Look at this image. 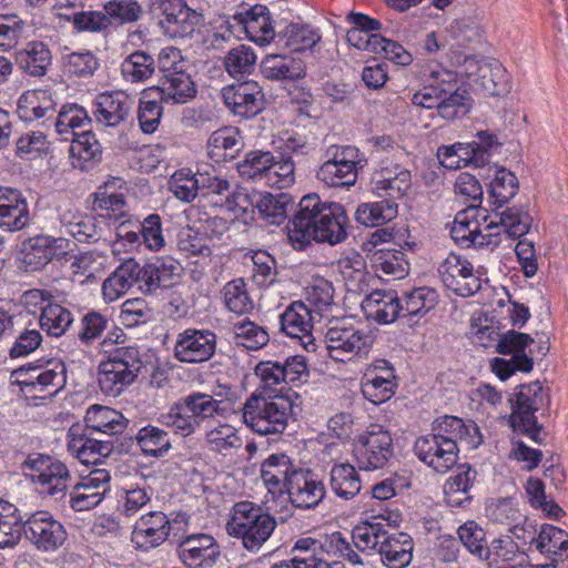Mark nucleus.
I'll use <instances>...</instances> for the list:
<instances>
[{
    "mask_svg": "<svg viewBox=\"0 0 568 568\" xmlns=\"http://www.w3.org/2000/svg\"><path fill=\"white\" fill-rule=\"evenodd\" d=\"M347 223L342 204L324 202L317 194H307L301 199L297 211L287 223V237L298 251L313 241L335 245L346 240Z\"/></svg>",
    "mask_w": 568,
    "mask_h": 568,
    "instance_id": "obj_1",
    "label": "nucleus"
},
{
    "mask_svg": "<svg viewBox=\"0 0 568 568\" xmlns=\"http://www.w3.org/2000/svg\"><path fill=\"white\" fill-rule=\"evenodd\" d=\"M483 443L477 424L445 415L433 423V433L418 437L414 445L417 457L440 474L453 468L460 449L473 450Z\"/></svg>",
    "mask_w": 568,
    "mask_h": 568,
    "instance_id": "obj_2",
    "label": "nucleus"
},
{
    "mask_svg": "<svg viewBox=\"0 0 568 568\" xmlns=\"http://www.w3.org/2000/svg\"><path fill=\"white\" fill-rule=\"evenodd\" d=\"M84 422V426L77 423L68 430V450L82 464H98L110 456L129 423L122 413L101 405L89 407Z\"/></svg>",
    "mask_w": 568,
    "mask_h": 568,
    "instance_id": "obj_3",
    "label": "nucleus"
},
{
    "mask_svg": "<svg viewBox=\"0 0 568 568\" xmlns=\"http://www.w3.org/2000/svg\"><path fill=\"white\" fill-rule=\"evenodd\" d=\"M293 416V402L285 395L253 393L243 404L242 420L258 435L283 434Z\"/></svg>",
    "mask_w": 568,
    "mask_h": 568,
    "instance_id": "obj_4",
    "label": "nucleus"
},
{
    "mask_svg": "<svg viewBox=\"0 0 568 568\" xmlns=\"http://www.w3.org/2000/svg\"><path fill=\"white\" fill-rule=\"evenodd\" d=\"M276 527L275 519L251 501H240L233 507L226 530L231 536L242 539L243 546L251 551L258 550Z\"/></svg>",
    "mask_w": 568,
    "mask_h": 568,
    "instance_id": "obj_5",
    "label": "nucleus"
},
{
    "mask_svg": "<svg viewBox=\"0 0 568 568\" xmlns=\"http://www.w3.org/2000/svg\"><path fill=\"white\" fill-rule=\"evenodd\" d=\"M143 364L136 347H119L99 365L98 384L106 396L121 395L136 379Z\"/></svg>",
    "mask_w": 568,
    "mask_h": 568,
    "instance_id": "obj_6",
    "label": "nucleus"
},
{
    "mask_svg": "<svg viewBox=\"0 0 568 568\" xmlns=\"http://www.w3.org/2000/svg\"><path fill=\"white\" fill-rule=\"evenodd\" d=\"M328 355L336 362H346L355 356H367L374 336L371 331L359 329L345 321H336L325 333Z\"/></svg>",
    "mask_w": 568,
    "mask_h": 568,
    "instance_id": "obj_7",
    "label": "nucleus"
},
{
    "mask_svg": "<svg viewBox=\"0 0 568 568\" xmlns=\"http://www.w3.org/2000/svg\"><path fill=\"white\" fill-rule=\"evenodd\" d=\"M353 454L362 469L384 468L394 455L392 434L382 425H369L354 439Z\"/></svg>",
    "mask_w": 568,
    "mask_h": 568,
    "instance_id": "obj_8",
    "label": "nucleus"
},
{
    "mask_svg": "<svg viewBox=\"0 0 568 568\" xmlns=\"http://www.w3.org/2000/svg\"><path fill=\"white\" fill-rule=\"evenodd\" d=\"M327 160L318 168L316 176L331 187L352 186L357 181L362 166L359 150L351 145H332L326 151Z\"/></svg>",
    "mask_w": 568,
    "mask_h": 568,
    "instance_id": "obj_9",
    "label": "nucleus"
},
{
    "mask_svg": "<svg viewBox=\"0 0 568 568\" xmlns=\"http://www.w3.org/2000/svg\"><path fill=\"white\" fill-rule=\"evenodd\" d=\"M152 12L159 18V26L171 38H185L203 24L201 12L191 9L184 0H152Z\"/></svg>",
    "mask_w": 568,
    "mask_h": 568,
    "instance_id": "obj_10",
    "label": "nucleus"
},
{
    "mask_svg": "<svg viewBox=\"0 0 568 568\" xmlns=\"http://www.w3.org/2000/svg\"><path fill=\"white\" fill-rule=\"evenodd\" d=\"M544 404L545 396L539 382L520 386L510 415V425L514 430L528 435L535 443H540V427L537 424L535 412Z\"/></svg>",
    "mask_w": 568,
    "mask_h": 568,
    "instance_id": "obj_11",
    "label": "nucleus"
},
{
    "mask_svg": "<svg viewBox=\"0 0 568 568\" xmlns=\"http://www.w3.org/2000/svg\"><path fill=\"white\" fill-rule=\"evenodd\" d=\"M217 336L210 329L187 328L176 335L175 358L185 364H201L213 357Z\"/></svg>",
    "mask_w": 568,
    "mask_h": 568,
    "instance_id": "obj_12",
    "label": "nucleus"
},
{
    "mask_svg": "<svg viewBox=\"0 0 568 568\" xmlns=\"http://www.w3.org/2000/svg\"><path fill=\"white\" fill-rule=\"evenodd\" d=\"M23 531L37 549L45 552L55 551L67 540L63 525L44 510L33 513L24 521Z\"/></svg>",
    "mask_w": 568,
    "mask_h": 568,
    "instance_id": "obj_13",
    "label": "nucleus"
},
{
    "mask_svg": "<svg viewBox=\"0 0 568 568\" xmlns=\"http://www.w3.org/2000/svg\"><path fill=\"white\" fill-rule=\"evenodd\" d=\"M69 248V240L62 236L38 234L22 243L21 262L28 272L40 271L52 260L65 255Z\"/></svg>",
    "mask_w": 568,
    "mask_h": 568,
    "instance_id": "obj_14",
    "label": "nucleus"
},
{
    "mask_svg": "<svg viewBox=\"0 0 568 568\" xmlns=\"http://www.w3.org/2000/svg\"><path fill=\"white\" fill-rule=\"evenodd\" d=\"M438 274L448 290L463 297L474 295L481 287V281L474 273L473 264L454 253L448 254L440 263Z\"/></svg>",
    "mask_w": 568,
    "mask_h": 568,
    "instance_id": "obj_15",
    "label": "nucleus"
},
{
    "mask_svg": "<svg viewBox=\"0 0 568 568\" xmlns=\"http://www.w3.org/2000/svg\"><path fill=\"white\" fill-rule=\"evenodd\" d=\"M286 494L296 508L313 509L324 499V483L311 469H294L288 480Z\"/></svg>",
    "mask_w": 568,
    "mask_h": 568,
    "instance_id": "obj_16",
    "label": "nucleus"
},
{
    "mask_svg": "<svg viewBox=\"0 0 568 568\" xmlns=\"http://www.w3.org/2000/svg\"><path fill=\"white\" fill-rule=\"evenodd\" d=\"M21 375H29L27 379L20 381L26 387L42 393L55 394L65 384V366L60 361H51L45 365L21 366L12 372L11 377L19 378Z\"/></svg>",
    "mask_w": 568,
    "mask_h": 568,
    "instance_id": "obj_17",
    "label": "nucleus"
},
{
    "mask_svg": "<svg viewBox=\"0 0 568 568\" xmlns=\"http://www.w3.org/2000/svg\"><path fill=\"white\" fill-rule=\"evenodd\" d=\"M222 98L227 109L241 118L256 115L264 101L262 88L255 81L227 85L222 90Z\"/></svg>",
    "mask_w": 568,
    "mask_h": 568,
    "instance_id": "obj_18",
    "label": "nucleus"
},
{
    "mask_svg": "<svg viewBox=\"0 0 568 568\" xmlns=\"http://www.w3.org/2000/svg\"><path fill=\"white\" fill-rule=\"evenodd\" d=\"M110 474L106 469L97 468L73 486L70 493V505L75 511L89 510L98 506L108 490Z\"/></svg>",
    "mask_w": 568,
    "mask_h": 568,
    "instance_id": "obj_19",
    "label": "nucleus"
},
{
    "mask_svg": "<svg viewBox=\"0 0 568 568\" xmlns=\"http://www.w3.org/2000/svg\"><path fill=\"white\" fill-rule=\"evenodd\" d=\"M44 463L42 458L28 457L24 466L39 471L34 480L40 485L42 493L58 500L65 495L67 488L71 483L69 469L60 460L50 462V464L43 467Z\"/></svg>",
    "mask_w": 568,
    "mask_h": 568,
    "instance_id": "obj_20",
    "label": "nucleus"
},
{
    "mask_svg": "<svg viewBox=\"0 0 568 568\" xmlns=\"http://www.w3.org/2000/svg\"><path fill=\"white\" fill-rule=\"evenodd\" d=\"M219 556V546L209 535L189 536L179 546V557L189 568H212Z\"/></svg>",
    "mask_w": 568,
    "mask_h": 568,
    "instance_id": "obj_21",
    "label": "nucleus"
},
{
    "mask_svg": "<svg viewBox=\"0 0 568 568\" xmlns=\"http://www.w3.org/2000/svg\"><path fill=\"white\" fill-rule=\"evenodd\" d=\"M170 529L171 521L164 513L150 511L135 523L131 540L136 548H154L166 540Z\"/></svg>",
    "mask_w": 568,
    "mask_h": 568,
    "instance_id": "obj_22",
    "label": "nucleus"
},
{
    "mask_svg": "<svg viewBox=\"0 0 568 568\" xmlns=\"http://www.w3.org/2000/svg\"><path fill=\"white\" fill-rule=\"evenodd\" d=\"M312 310L303 302H295L281 315L282 331L293 338H298L307 351H315Z\"/></svg>",
    "mask_w": 568,
    "mask_h": 568,
    "instance_id": "obj_23",
    "label": "nucleus"
},
{
    "mask_svg": "<svg viewBox=\"0 0 568 568\" xmlns=\"http://www.w3.org/2000/svg\"><path fill=\"white\" fill-rule=\"evenodd\" d=\"M26 199L16 189L0 187V226L10 232L20 231L30 223Z\"/></svg>",
    "mask_w": 568,
    "mask_h": 568,
    "instance_id": "obj_24",
    "label": "nucleus"
},
{
    "mask_svg": "<svg viewBox=\"0 0 568 568\" xmlns=\"http://www.w3.org/2000/svg\"><path fill=\"white\" fill-rule=\"evenodd\" d=\"M475 210L474 204H469L468 210L456 214L450 234L456 243H471L474 245H487L496 247L500 244V232L481 231L477 221H469L468 214Z\"/></svg>",
    "mask_w": 568,
    "mask_h": 568,
    "instance_id": "obj_25",
    "label": "nucleus"
},
{
    "mask_svg": "<svg viewBox=\"0 0 568 568\" xmlns=\"http://www.w3.org/2000/svg\"><path fill=\"white\" fill-rule=\"evenodd\" d=\"M14 62L29 77L42 78L52 64V52L45 42L32 40L14 52Z\"/></svg>",
    "mask_w": 568,
    "mask_h": 568,
    "instance_id": "obj_26",
    "label": "nucleus"
},
{
    "mask_svg": "<svg viewBox=\"0 0 568 568\" xmlns=\"http://www.w3.org/2000/svg\"><path fill=\"white\" fill-rule=\"evenodd\" d=\"M368 318L379 324H390L402 317V302L395 291L375 290L362 303Z\"/></svg>",
    "mask_w": 568,
    "mask_h": 568,
    "instance_id": "obj_27",
    "label": "nucleus"
},
{
    "mask_svg": "<svg viewBox=\"0 0 568 568\" xmlns=\"http://www.w3.org/2000/svg\"><path fill=\"white\" fill-rule=\"evenodd\" d=\"M373 191L386 200L404 197L412 189V174L407 169L400 166L384 168L375 172L373 176Z\"/></svg>",
    "mask_w": 568,
    "mask_h": 568,
    "instance_id": "obj_28",
    "label": "nucleus"
},
{
    "mask_svg": "<svg viewBox=\"0 0 568 568\" xmlns=\"http://www.w3.org/2000/svg\"><path fill=\"white\" fill-rule=\"evenodd\" d=\"M142 267L133 260L123 261L102 284L103 300L114 302L129 292L140 281Z\"/></svg>",
    "mask_w": 568,
    "mask_h": 568,
    "instance_id": "obj_29",
    "label": "nucleus"
},
{
    "mask_svg": "<svg viewBox=\"0 0 568 568\" xmlns=\"http://www.w3.org/2000/svg\"><path fill=\"white\" fill-rule=\"evenodd\" d=\"M265 79L272 81H295L306 75V65L293 54H267L260 64Z\"/></svg>",
    "mask_w": 568,
    "mask_h": 568,
    "instance_id": "obj_30",
    "label": "nucleus"
},
{
    "mask_svg": "<svg viewBox=\"0 0 568 568\" xmlns=\"http://www.w3.org/2000/svg\"><path fill=\"white\" fill-rule=\"evenodd\" d=\"M149 94L165 104H184L196 95V87L191 75L161 78L158 85L149 88Z\"/></svg>",
    "mask_w": 568,
    "mask_h": 568,
    "instance_id": "obj_31",
    "label": "nucleus"
},
{
    "mask_svg": "<svg viewBox=\"0 0 568 568\" xmlns=\"http://www.w3.org/2000/svg\"><path fill=\"white\" fill-rule=\"evenodd\" d=\"M381 544L378 554L387 568H406L412 562L414 542L408 534L386 532Z\"/></svg>",
    "mask_w": 568,
    "mask_h": 568,
    "instance_id": "obj_32",
    "label": "nucleus"
},
{
    "mask_svg": "<svg viewBox=\"0 0 568 568\" xmlns=\"http://www.w3.org/2000/svg\"><path fill=\"white\" fill-rule=\"evenodd\" d=\"M498 216L499 221H491L485 226V231L500 232V242L503 239L510 240L521 237L527 234L531 227L532 219L524 207H506L498 213Z\"/></svg>",
    "mask_w": 568,
    "mask_h": 568,
    "instance_id": "obj_33",
    "label": "nucleus"
},
{
    "mask_svg": "<svg viewBox=\"0 0 568 568\" xmlns=\"http://www.w3.org/2000/svg\"><path fill=\"white\" fill-rule=\"evenodd\" d=\"M477 139V141L470 143L458 142L453 144L463 166L469 164L476 168L485 166L489 162L490 152L500 145L496 136L487 131H479Z\"/></svg>",
    "mask_w": 568,
    "mask_h": 568,
    "instance_id": "obj_34",
    "label": "nucleus"
},
{
    "mask_svg": "<svg viewBox=\"0 0 568 568\" xmlns=\"http://www.w3.org/2000/svg\"><path fill=\"white\" fill-rule=\"evenodd\" d=\"M91 119L84 108L78 104H67L61 108L58 115L48 124L53 126L55 133L63 140H73L79 133L89 130Z\"/></svg>",
    "mask_w": 568,
    "mask_h": 568,
    "instance_id": "obj_35",
    "label": "nucleus"
},
{
    "mask_svg": "<svg viewBox=\"0 0 568 568\" xmlns=\"http://www.w3.org/2000/svg\"><path fill=\"white\" fill-rule=\"evenodd\" d=\"M130 98L123 92L102 93L97 100L95 119L106 126H116L129 115Z\"/></svg>",
    "mask_w": 568,
    "mask_h": 568,
    "instance_id": "obj_36",
    "label": "nucleus"
},
{
    "mask_svg": "<svg viewBox=\"0 0 568 568\" xmlns=\"http://www.w3.org/2000/svg\"><path fill=\"white\" fill-rule=\"evenodd\" d=\"M243 24L246 37L258 45L268 44L274 38V30L270 21L267 9L256 6L247 12L246 17L234 16Z\"/></svg>",
    "mask_w": 568,
    "mask_h": 568,
    "instance_id": "obj_37",
    "label": "nucleus"
},
{
    "mask_svg": "<svg viewBox=\"0 0 568 568\" xmlns=\"http://www.w3.org/2000/svg\"><path fill=\"white\" fill-rule=\"evenodd\" d=\"M70 153L73 158L72 165L85 171L101 161L102 148L89 129L85 132L79 133V136L72 140Z\"/></svg>",
    "mask_w": 568,
    "mask_h": 568,
    "instance_id": "obj_38",
    "label": "nucleus"
},
{
    "mask_svg": "<svg viewBox=\"0 0 568 568\" xmlns=\"http://www.w3.org/2000/svg\"><path fill=\"white\" fill-rule=\"evenodd\" d=\"M272 165H274V155L270 151H251L246 153L244 160L237 164V171L244 179L253 181L272 180Z\"/></svg>",
    "mask_w": 568,
    "mask_h": 568,
    "instance_id": "obj_39",
    "label": "nucleus"
},
{
    "mask_svg": "<svg viewBox=\"0 0 568 568\" xmlns=\"http://www.w3.org/2000/svg\"><path fill=\"white\" fill-rule=\"evenodd\" d=\"M397 203L386 199L372 203H362L356 209L355 219L365 226H379L397 216Z\"/></svg>",
    "mask_w": 568,
    "mask_h": 568,
    "instance_id": "obj_40",
    "label": "nucleus"
},
{
    "mask_svg": "<svg viewBox=\"0 0 568 568\" xmlns=\"http://www.w3.org/2000/svg\"><path fill=\"white\" fill-rule=\"evenodd\" d=\"M332 490L343 499L354 498L362 488L359 476L351 464H336L331 469Z\"/></svg>",
    "mask_w": 568,
    "mask_h": 568,
    "instance_id": "obj_41",
    "label": "nucleus"
},
{
    "mask_svg": "<svg viewBox=\"0 0 568 568\" xmlns=\"http://www.w3.org/2000/svg\"><path fill=\"white\" fill-rule=\"evenodd\" d=\"M39 323L42 331L49 336L60 337L72 325L73 315L67 307L57 303H49L41 307Z\"/></svg>",
    "mask_w": 568,
    "mask_h": 568,
    "instance_id": "obj_42",
    "label": "nucleus"
},
{
    "mask_svg": "<svg viewBox=\"0 0 568 568\" xmlns=\"http://www.w3.org/2000/svg\"><path fill=\"white\" fill-rule=\"evenodd\" d=\"M400 302L403 307L402 317H420L436 306L438 294L430 287H417L405 293Z\"/></svg>",
    "mask_w": 568,
    "mask_h": 568,
    "instance_id": "obj_43",
    "label": "nucleus"
},
{
    "mask_svg": "<svg viewBox=\"0 0 568 568\" xmlns=\"http://www.w3.org/2000/svg\"><path fill=\"white\" fill-rule=\"evenodd\" d=\"M242 148L237 129L225 126L213 132L207 142L209 154L217 159L234 158Z\"/></svg>",
    "mask_w": 568,
    "mask_h": 568,
    "instance_id": "obj_44",
    "label": "nucleus"
},
{
    "mask_svg": "<svg viewBox=\"0 0 568 568\" xmlns=\"http://www.w3.org/2000/svg\"><path fill=\"white\" fill-rule=\"evenodd\" d=\"M205 443L210 450L223 456H230L242 447L237 430L229 424H221L209 430L205 434Z\"/></svg>",
    "mask_w": 568,
    "mask_h": 568,
    "instance_id": "obj_45",
    "label": "nucleus"
},
{
    "mask_svg": "<svg viewBox=\"0 0 568 568\" xmlns=\"http://www.w3.org/2000/svg\"><path fill=\"white\" fill-rule=\"evenodd\" d=\"M220 400L213 398L212 395L206 393H192L183 397L179 402V409L184 413H190L194 419L201 425V423L219 414Z\"/></svg>",
    "mask_w": 568,
    "mask_h": 568,
    "instance_id": "obj_46",
    "label": "nucleus"
},
{
    "mask_svg": "<svg viewBox=\"0 0 568 568\" xmlns=\"http://www.w3.org/2000/svg\"><path fill=\"white\" fill-rule=\"evenodd\" d=\"M135 440L142 453L148 456L161 457L171 449L169 434L153 425L142 427Z\"/></svg>",
    "mask_w": 568,
    "mask_h": 568,
    "instance_id": "obj_47",
    "label": "nucleus"
},
{
    "mask_svg": "<svg viewBox=\"0 0 568 568\" xmlns=\"http://www.w3.org/2000/svg\"><path fill=\"white\" fill-rule=\"evenodd\" d=\"M479 82L481 88L493 97L505 95L511 89L509 74L498 62L487 63L479 68Z\"/></svg>",
    "mask_w": 568,
    "mask_h": 568,
    "instance_id": "obj_48",
    "label": "nucleus"
},
{
    "mask_svg": "<svg viewBox=\"0 0 568 568\" xmlns=\"http://www.w3.org/2000/svg\"><path fill=\"white\" fill-rule=\"evenodd\" d=\"M255 374L260 377L261 383L254 393L283 395V386L286 383L282 363L274 361L261 362L255 367Z\"/></svg>",
    "mask_w": 568,
    "mask_h": 568,
    "instance_id": "obj_49",
    "label": "nucleus"
},
{
    "mask_svg": "<svg viewBox=\"0 0 568 568\" xmlns=\"http://www.w3.org/2000/svg\"><path fill=\"white\" fill-rule=\"evenodd\" d=\"M233 342L237 346H243L248 351H257L264 347L270 335L266 329L251 321H242L233 325Z\"/></svg>",
    "mask_w": 568,
    "mask_h": 568,
    "instance_id": "obj_50",
    "label": "nucleus"
},
{
    "mask_svg": "<svg viewBox=\"0 0 568 568\" xmlns=\"http://www.w3.org/2000/svg\"><path fill=\"white\" fill-rule=\"evenodd\" d=\"M284 47L295 52L312 49L320 40L321 36L310 26L291 23L280 33Z\"/></svg>",
    "mask_w": 568,
    "mask_h": 568,
    "instance_id": "obj_51",
    "label": "nucleus"
},
{
    "mask_svg": "<svg viewBox=\"0 0 568 568\" xmlns=\"http://www.w3.org/2000/svg\"><path fill=\"white\" fill-rule=\"evenodd\" d=\"M226 72L232 78H243L255 69L256 54L245 44H240L227 52L223 61Z\"/></svg>",
    "mask_w": 568,
    "mask_h": 568,
    "instance_id": "obj_52",
    "label": "nucleus"
},
{
    "mask_svg": "<svg viewBox=\"0 0 568 568\" xmlns=\"http://www.w3.org/2000/svg\"><path fill=\"white\" fill-rule=\"evenodd\" d=\"M22 529L16 507L0 501V548L16 546L20 541Z\"/></svg>",
    "mask_w": 568,
    "mask_h": 568,
    "instance_id": "obj_53",
    "label": "nucleus"
},
{
    "mask_svg": "<svg viewBox=\"0 0 568 568\" xmlns=\"http://www.w3.org/2000/svg\"><path fill=\"white\" fill-rule=\"evenodd\" d=\"M155 61L144 51H135L124 59L121 64L123 77L131 82H142L152 77Z\"/></svg>",
    "mask_w": 568,
    "mask_h": 568,
    "instance_id": "obj_54",
    "label": "nucleus"
},
{
    "mask_svg": "<svg viewBox=\"0 0 568 568\" xmlns=\"http://www.w3.org/2000/svg\"><path fill=\"white\" fill-rule=\"evenodd\" d=\"M222 295L226 308L234 314L243 315L254 308L253 300L242 278L227 282L222 290Z\"/></svg>",
    "mask_w": 568,
    "mask_h": 568,
    "instance_id": "obj_55",
    "label": "nucleus"
},
{
    "mask_svg": "<svg viewBox=\"0 0 568 568\" xmlns=\"http://www.w3.org/2000/svg\"><path fill=\"white\" fill-rule=\"evenodd\" d=\"M457 534L459 540L470 554L480 560H489L486 532L477 523L466 521L458 528Z\"/></svg>",
    "mask_w": 568,
    "mask_h": 568,
    "instance_id": "obj_56",
    "label": "nucleus"
},
{
    "mask_svg": "<svg viewBox=\"0 0 568 568\" xmlns=\"http://www.w3.org/2000/svg\"><path fill=\"white\" fill-rule=\"evenodd\" d=\"M374 263L377 271L393 280L405 277L409 271V263L405 253L394 248L381 250L375 253Z\"/></svg>",
    "mask_w": 568,
    "mask_h": 568,
    "instance_id": "obj_57",
    "label": "nucleus"
},
{
    "mask_svg": "<svg viewBox=\"0 0 568 568\" xmlns=\"http://www.w3.org/2000/svg\"><path fill=\"white\" fill-rule=\"evenodd\" d=\"M163 103L160 101V97L149 94V88L143 91L138 111V121L142 132L151 134L158 130L163 115Z\"/></svg>",
    "mask_w": 568,
    "mask_h": 568,
    "instance_id": "obj_58",
    "label": "nucleus"
},
{
    "mask_svg": "<svg viewBox=\"0 0 568 568\" xmlns=\"http://www.w3.org/2000/svg\"><path fill=\"white\" fill-rule=\"evenodd\" d=\"M305 304L312 310V313L322 316L333 304L334 288L332 283L323 277L314 278L313 283L305 288Z\"/></svg>",
    "mask_w": 568,
    "mask_h": 568,
    "instance_id": "obj_59",
    "label": "nucleus"
},
{
    "mask_svg": "<svg viewBox=\"0 0 568 568\" xmlns=\"http://www.w3.org/2000/svg\"><path fill=\"white\" fill-rule=\"evenodd\" d=\"M109 324L110 321L106 315L97 311H89L80 320L77 334L79 342L84 346L93 345L95 341L103 336Z\"/></svg>",
    "mask_w": 568,
    "mask_h": 568,
    "instance_id": "obj_60",
    "label": "nucleus"
},
{
    "mask_svg": "<svg viewBox=\"0 0 568 568\" xmlns=\"http://www.w3.org/2000/svg\"><path fill=\"white\" fill-rule=\"evenodd\" d=\"M470 110V95L464 88H456L449 93H442L438 114L445 120H455Z\"/></svg>",
    "mask_w": 568,
    "mask_h": 568,
    "instance_id": "obj_61",
    "label": "nucleus"
},
{
    "mask_svg": "<svg viewBox=\"0 0 568 568\" xmlns=\"http://www.w3.org/2000/svg\"><path fill=\"white\" fill-rule=\"evenodd\" d=\"M291 552L293 556L290 560L303 568H313L317 559L328 556V551L325 550L324 545L320 540L311 537L296 540Z\"/></svg>",
    "mask_w": 568,
    "mask_h": 568,
    "instance_id": "obj_62",
    "label": "nucleus"
},
{
    "mask_svg": "<svg viewBox=\"0 0 568 568\" xmlns=\"http://www.w3.org/2000/svg\"><path fill=\"white\" fill-rule=\"evenodd\" d=\"M158 65L163 73L162 78L191 75L192 63L187 60L182 51L174 47H168L160 51L158 57Z\"/></svg>",
    "mask_w": 568,
    "mask_h": 568,
    "instance_id": "obj_63",
    "label": "nucleus"
},
{
    "mask_svg": "<svg viewBox=\"0 0 568 568\" xmlns=\"http://www.w3.org/2000/svg\"><path fill=\"white\" fill-rule=\"evenodd\" d=\"M290 206H293V202L285 193H266L257 202L260 213L272 224H281L286 217Z\"/></svg>",
    "mask_w": 568,
    "mask_h": 568,
    "instance_id": "obj_64",
    "label": "nucleus"
}]
</instances>
